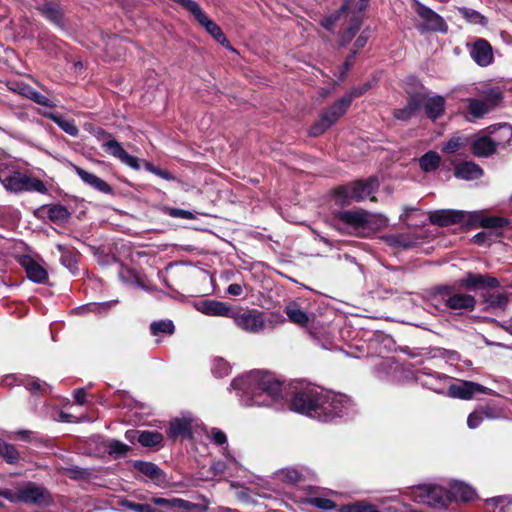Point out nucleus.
Listing matches in <instances>:
<instances>
[{
	"label": "nucleus",
	"mask_w": 512,
	"mask_h": 512,
	"mask_svg": "<svg viewBox=\"0 0 512 512\" xmlns=\"http://www.w3.org/2000/svg\"><path fill=\"white\" fill-rule=\"evenodd\" d=\"M466 213L462 210L438 209L429 212V221L438 226L462 223Z\"/></svg>",
	"instance_id": "obj_20"
},
{
	"label": "nucleus",
	"mask_w": 512,
	"mask_h": 512,
	"mask_svg": "<svg viewBox=\"0 0 512 512\" xmlns=\"http://www.w3.org/2000/svg\"><path fill=\"white\" fill-rule=\"evenodd\" d=\"M467 47L470 57L478 66L487 67L493 63V49L487 40L477 38L471 45L467 44Z\"/></svg>",
	"instance_id": "obj_17"
},
{
	"label": "nucleus",
	"mask_w": 512,
	"mask_h": 512,
	"mask_svg": "<svg viewBox=\"0 0 512 512\" xmlns=\"http://www.w3.org/2000/svg\"><path fill=\"white\" fill-rule=\"evenodd\" d=\"M413 9L421 20L420 23L416 24V29L421 34L428 32H438L445 34L448 32V25L444 18L428 6L424 5L418 0H415Z\"/></svg>",
	"instance_id": "obj_9"
},
{
	"label": "nucleus",
	"mask_w": 512,
	"mask_h": 512,
	"mask_svg": "<svg viewBox=\"0 0 512 512\" xmlns=\"http://www.w3.org/2000/svg\"><path fill=\"white\" fill-rule=\"evenodd\" d=\"M309 503L321 510H332L336 507L334 501L324 497H312L309 499Z\"/></svg>",
	"instance_id": "obj_59"
},
{
	"label": "nucleus",
	"mask_w": 512,
	"mask_h": 512,
	"mask_svg": "<svg viewBox=\"0 0 512 512\" xmlns=\"http://www.w3.org/2000/svg\"><path fill=\"white\" fill-rule=\"evenodd\" d=\"M414 379L422 387L442 395H448L449 386L452 381V377L427 367L416 370Z\"/></svg>",
	"instance_id": "obj_12"
},
{
	"label": "nucleus",
	"mask_w": 512,
	"mask_h": 512,
	"mask_svg": "<svg viewBox=\"0 0 512 512\" xmlns=\"http://www.w3.org/2000/svg\"><path fill=\"white\" fill-rule=\"evenodd\" d=\"M485 302L493 308H504L507 304V298L499 292L489 293L485 298Z\"/></svg>",
	"instance_id": "obj_58"
},
{
	"label": "nucleus",
	"mask_w": 512,
	"mask_h": 512,
	"mask_svg": "<svg viewBox=\"0 0 512 512\" xmlns=\"http://www.w3.org/2000/svg\"><path fill=\"white\" fill-rule=\"evenodd\" d=\"M306 472L304 467H286L277 472V477L285 483L297 484L304 480Z\"/></svg>",
	"instance_id": "obj_34"
},
{
	"label": "nucleus",
	"mask_w": 512,
	"mask_h": 512,
	"mask_svg": "<svg viewBox=\"0 0 512 512\" xmlns=\"http://www.w3.org/2000/svg\"><path fill=\"white\" fill-rule=\"evenodd\" d=\"M208 437L213 444L223 447L222 454L228 459V461L235 462V458L231 455L228 449L227 436L221 429L216 427L211 428L208 433Z\"/></svg>",
	"instance_id": "obj_37"
},
{
	"label": "nucleus",
	"mask_w": 512,
	"mask_h": 512,
	"mask_svg": "<svg viewBox=\"0 0 512 512\" xmlns=\"http://www.w3.org/2000/svg\"><path fill=\"white\" fill-rule=\"evenodd\" d=\"M180 3L186 10L191 12V14L195 17V19L199 22L203 19L206 14L202 11L199 4L194 0H175Z\"/></svg>",
	"instance_id": "obj_54"
},
{
	"label": "nucleus",
	"mask_w": 512,
	"mask_h": 512,
	"mask_svg": "<svg viewBox=\"0 0 512 512\" xmlns=\"http://www.w3.org/2000/svg\"><path fill=\"white\" fill-rule=\"evenodd\" d=\"M382 238L387 245L404 250L410 249L415 245V242L404 234L385 235Z\"/></svg>",
	"instance_id": "obj_42"
},
{
	"label": "nucleus",
	"mask_w": 512,
	"mask_h": 512,
	"mask_svg": "<svg viewBox=\"0 0 512 512\" xmlns=\"http://www.w3.org/2000/svg\"><path fill=\"white\" fill-rule=\"evenodd\" d=\"M379 187L378 179L370 177L366 180H358L349 185L336 189L335 197L339 204H349L352 201H362L368 198Z\"/></svg>",
	"instance_id": "obj_5"
},
{
	"label": "nucleus",
	"mask_w": 512,
	"mask_h": 512,
	"mask_svg": "<svg viewBox=\"0 0 512 512\" xmlns=\"http://www.w3.org/2000/svg\"><path fill=\"white\" fill-rule=\"evenodd\" d=\"M422 106L425 108L426 115L431 120H436L442 116L445 111L446 101L443 96L435 95L426 97L423 94Z\"/></svg>",
	"instance_id": "obj_28"
},
{
	"label": "nucleus",
	"mask_w": 512,
	"mask_h": 512,
	"mask_svg": "<svg viewBox=\"0 0 512 512\" xmlns=\"http://www.w3.org/2000/svg\"><path fill=\"white\" fill-rule=\"evenodd\" d=\"M163 435L158 431H141L139 443L144 447H154L163 441Z\"/></svg>",
	"instance_id": "obj_48"
},
{
	"label": "nucleus",
	"mask_w": 512,
	"mask_h": 512,
	"mask_svg": "<svg viewBox=\"0 0 512 512\" xmlns=\"http://www.w3.org/2000/svg\"><path fill=\"white\" fill-rule=\"evenodd\" d=\"M171 509H176L181 512H206L208 506L193 503L182 498H171Z\"/></svg>",
	"instance_id": "obj_40"
},
{
	"label": "nucleus",
	"mask_w": 512,
	"mask_h": 512,
	"mask_svg": "<svg viewBox=\"0 0 512 512\" xmlns=\"http://www.w3.org/2000/svg\"><path fill=\"white\" fill-rule=\"evenodd\" d=\"M0 183L6 190L15 193L30 191L46 194L48 192L44 182L40 179L7 168L0 169Z\"/></svg>",
	"instance_id": "obj_4"
},
{
	"label": "nucleus",
	"mask_w": 512,
	"mask_h": 512,
	"mask_svg": "<svg viewBox=\"0 0 512 512\" xmlns=\"http://www.w3.org/2000/svg\"><path fill=\"white\" fill-rule=\"evenodd\" d=\"M454 175L467 181L476 180L483 175V169L472 161H464L455 166Z\"/></svg>",
	"instance_id": "obj_29"
},
{
	"label": "nucleus",
	"mask_w": 512,
	"mask_h": 512,
	"mask_svg": "<svg viewBox=\"0 0 512 512\" xmlns=\"http://www.w3.org/2000/svg\"><path fill=\"white\" fill-rule=\"evenodd\" d=\"M351 104V96H343L322 113L320 119L310 128L311 136H320L334 125L347 111Z\"/></svg>",
	"instance_id": "obj_10"
},
{
	"label": "nucleus",
	"mask_w": 512,
	"mask_h": 512,
	"mask_svg": "<svg viewBox=\"0 0 512 512\" xmlns=\"http://www.w3.org/2000/svg\"><path fill=\"white\" fill-rule=\"evenodd\" d=\"M94 135L98 140H102V148L107 154L118 159L122 164L133 170L138 171L141 169L140 159L128 154L122 144L106 130L97 128Z\"/></svg>",
	"instance_id": "obj_8"
},
{
	"label": "nucleus",
	"mask_w": 512,
	"mask_h": 512,
	"mask_svg": "<svg viewBox=\"0 0 512 512\" xmlns=\"http://www.w3.org/2000/svg\"><path fill=\"white\" fill-rule=\"evenodd\" d=\"M432 299L434 302H443L451 310L473 311L476 306L474 296L465 293H455L454 287L448 285L437 287Z\"/></svg>",
	"instance_id": "obj_7"
},
{
	"label": "nucleus",
	"mask_w": 512,
	"mask_h": 512,
	"mask_svg": "<svg viewBox=\"0 0 512 512\" xmlns=\"http://www.w3.org/2000/svg\"><path fill=\"white\" fill-rule=\"evenodd\" d=\"M42 115L53 121L62 131H64L69 136H78L79 129L76 126L74 120L66 119L62 115L53 112H44Z\"/></svg>",
	"instance_id": "obj_31"
},
{
	"label": "nucleus",
	"mask_w": 512,
	"mask_h": 512,
	"mask_svg": "<svg viewBox=\"0 0 512 512\" xmlns=\"http://www.w3.org/2000/svg\"><path fill=\"white\" fill-rule=\"evenodd\" d=\"M192 422L193 417L191 414H184L181 418H176L171 421L168 437L170 439H176L179 436L185 438H192Z\"/></svg>",
	"instance_id": "obj_24"
},
{
	"label": "nucleus",
	"mask_w": 512,
	"mask_h": 512,
	"mask_svg": "<svg viewBox=\"0 0 512 512\" xmlns=\"http://www.w3.org/2000/svg\"><path fill=\"white\" fill-rule=\"evenodd\" d=\"M467 140L460 136H453L447 143L444 144L442 150L445 153H455L460 148L464 147Z\"/></svg>",
	"instance_id": "obj_56"
},
{
	"label": "nucleus",
	"mask_w": 512,
	"mask_h": 512,
	"mask_svg": "<svg viewBox=\"0 0 512 512\" xmlns=\"http://www.w3.org/2000/svg\"><path fill=\"white\" fill-rule=\"evenodd\" d=\"M33 431L28 429H20L8 434V437L11 439H17L24 442H31L33 440Z\"/></svg>",
	"instance_id": "obj_64"
},
{
	"label": "nucleus",
	"mask_w": 512,
	"mask_h": 512,
	"mask_svg": "<svg viewBox=\"0 0 512 512\" xmlns=\"http://www.w3.org/2000/svg\"><path fill=\"white\" fill-rule=\"evenodd\" d=\"M449 494L451 495V502H470L476 498L475 489L462 481L452 482Z\"/></svg>",
	"instance_id": "obj_27"
},
{
	"label": "nucleus",
	"mask_w": 512,
	"mask_h": 512,
	"mask_svg": "<svg viewBox=\"0 0 512 512\" xmlns=\"http://www.w3.org/2000/svg\"><path fill=\"white\" fill-rule=\"evenodd\" d=\"M65 474L73 480H87L91 476V471L79 466L66 467Z\"/></svg>",
	"instance_id": "obj_53"
},
{
	"label": "nucleus",
	"mask_w": 512,
	"mask_h": 512,
	"mask_svg": "<svg viewBox=\"0 0 512 512\" xmlns=\"http://www.w3.org/2000/svg\"><path fill=\"white\" fill-rule=\"evenodd\" d=\"M230 386L247 407H270L283 399V383L267 371H250L233 379Z\"/></svg>",
	"instance_id": "obj_1"
},
{
	"label": "nucleus",
	"mask_w": 512,
	"mask_h": 512,
	"mask_svg": "<svg viewBox=\"0 0 512 512\" xmlns=\"http://www.w3.org/2000/svg\"><path fill=\"white\" fill-rule=\"evenodd\" d=\"M116 304H118V300H110L101 303H89L74 308L73 312L78 315H84L87 313L102 314L108 312V310Z\"/></svg>",
	"instance_id": "obj_35"
},
{
	"label": "nucleus",
	"mask_w": 512,
	"mask_h": 512,
	"mask_svg": "<svg viewBox=\"0 0 512 512\" xmlns=\"http://www.w3.org/2000/svg\"><path fill=\"white\" fill-rule=\"evenodd\" d=\"M350 9V0H344L342 6L340 9L335 13L332 14L322 20V26L327 29L331 30L333 25L338 21L341 14H346L348 10Z\"/></svg>",
	"instance_id": "obj_51"
},
{
	"label": "nucleus",
	"mask_w": 512,
	"mask_h": 512,
	"mask_svg": "<svg viewBox=\"0 0 512 512\" xmlns=\"http://www.w3.org/2000/svg\"><path fill=\"white\" fill-rule=\"evenodd\" d=\"M106 448L108 450L109 455L114 458H120L124 456L129 450L130 447L119 440H109Z\"/></svg>",
	"instance_id": "obj_50"
},
{
	"label": "nucleus",
	"mask_w": 512,
	"mask_h": 512,
	"mask_svg": "<svg viewBox=\"0 0 512 512\" xmlns=\"http://www.w3.org/2000/svg\"><path fill=\"white\" fill-rule=\"evenodd\" d=\"M361 26V20L358 17H354L349 28L343 33L342 40L350 41L356 33L359 31Z\"/></svg>",
	"instance_id": "obj_62"
},
{
	"label": "nucleus",
	"mask_w": 512,
	"mask_h": 512,
	"mask_svg": "<svg viewBox=\"0 0 512 512\" xmlns=\"http://www.w3.org/2000/svg\"><path fill=\"white\" fill-rule=\"evenodd\" d=\"M230 318L239 329L249 334H260L266 329L263 313L258 310L233 311Z\"/></svg>",
	"instance_id": "obj_13"
},
{
	"label": "nucleus",
	"mask_w": 512,
	"mask_h": 512,
	"mask_svg": "<svg viewBox=\"0 0 512 512\" xmlns=\"http://www.w3.org/2000/svg\"><path fill=\"white\" fill-rule=\"evenodd\" d=\"M496 150L495 143L489 133L475 136L471 143V152L476 157L487 158L493 155Z\"/></svg>",
	"instance_id": "obj_23"
},
{
	"label": "nucleus",
	"mask_w": 512,
	"mask_h": 512,
	"mask_svg": "<svg viewBox=\"0 0 512 512\" xmlns=\"http://www.w3.org/2000/svg\"><path fill=\"white\" fill-rule=\"evenodd\" d=\"M460 285L468 290H477L483 288H497L500 283L497 278L487 274H475L468 272L460 280Z\"/></svg>",
	"instance_id": "obj_21"
},
{
	"label": "nucleus",
	"mask_w": 512,
	"mask_h": 512,
	"mask_svg": "<svg viewBox=\"0 0 512 512\" xmlns=\"http://www.w3.org/2000/svg\"><path fill=\"white\" fill-rule=\"evenodd\" d=\"M402 368L394 361L393 358L382 359L377 364V371L380 377H393L396 373L400 372Z\"/></svg>",
	"instance_id": "obj_43"
},
{
	"label": "nucleus",
	"mask_w": 512,
	"mask_h": 512,
	"mask_svg": "<svg viewBox=\"0 0 512 512\" xmlns=\"http://www.w3.org/2000/svg\"><path fill=\"white\" fill-rule=\"evenodd\" d=\"M423 103V94L411 95L403 108L395 109L393 116L400 121H408L414 117Z\"/></svg>",
	"instance_id": "obj_25"
},
{
	"label": "nucleus",
	"mask_w": 512,
	"mask_h": 512,
	"mask_svg": "<svg viewBox=\"0 0 512 512\" xmlns=\"http://www.w3.org/2000/svg\"><path fill=\"white\" fill-rule=\"evenodd\" d=\"M22 385L31 393L32 399L31 403L35 412L42 418H50L52 415L50 414L48 405L43 402L41 405L36 403V397L38 395L44 396L51 392V387L44 381L34 378V377H26L22 381Z\"/></svg>",
	"instance_id": "obj_14"
},
{
	"label": "nucleus",
	"mask_w": 512,
	"mask_h": 512,
	"mask_svg": "<svg viewBox=\"0 0 512 512\" xmlns=\"http://www.w3.org/2000/svg\"><path fill=\"white\" fill-rule=\"evenodd\" d=\"M69 215L67 208L62 205H54L48 210V216L53 221L67 220Z\"/></svg>",
	"instance_id": "obj_57"
},
{
	"label": "nucleus",
	"mask_w": 512,
	"mask_h": 512,
	"mask_svg": "<svg viewBox=\"0 0 512 512\" xmlns=\"http://www.w3.org/2000/svg\"><path fill=\"white\" fill-rule=\"evenodd\" d=\"M121 505L133 512H161L150 504L135 503L129 500L122 501Z\"/></svg>",
	"instance_id": "obj_55"
},
{
	"label": "nucleus",
	"mask_w": 512,
	"mask_h": 512,
	"mask_svg": "<svg viewBox=\"0 0 512 512\" xmlns=\"http://www.w3.org/2000/svg\"><path fill=\"white\" fill-rule=\"evenodd\" d=\"M70 167L75 171V173L79 176V178L88 186L92 187L93 189L107 195L113 194L112 187L103 179L96 176L93 173H90L83 168L70 163Z\"/></svg>",
	"instance_id": "obj_22"
},
{
	"label": "nucleus",
	"mask_w": 512,
	"mask_h": 512,
	"mask_svg": "<svg viewBox=\"0 0 512 512\" xmlns=\"http://www.w3.org/2000/svg\"><path fill=\"white\" fill-rule=\"evenodd\" d=\"M40 13L56 26L63 28V13L60 6L53 2H45L39 7Z\"/></svg>",
	"instance_id": "obj_32"
},
{
	"label": "nucleus",
	"mask_w": 512,
	"mask_h": 512,
	"mask_svg": "<svg viewBox=\"0 0 512 512\" xmlns=\"http://www.w3.org/2000/svg\"><path fill=\"white\" fill-rule=\"evenodd\" d=\"M194 308L207 316L231 317L232 308L221 301L212 299H203L193 303Z\"/></svg>",
	"instance_id": "obj_19"
},
{
	"label": "nucleus",
	"mask_w": 512,
	"mask_h": 512,
	"mask_svg": "<svg viewBox=\"0 0 512 512\" xmlns=\"http://www.w3.org/2000/svg\"><path fill=\"white\" fill-rule=\"evenodd\" d=\"M483 420L484 416L478 408L468 415L467 426L470 429H476L481 425Z\"/></svg>",
	"instance_id": "obj_63"
},
{
	"label": "nucleus",
	"mask_w": 512,
	"mask_h": 512,
	"mask_svg": "<svg viewBox=\"0 0 512 512\" xmlns=\"http://www.w3.org/2000/svg\"><path fill=\"white\" fill-rule=\"evenodd\" d=\"M150 330L154 336L159 334L171 335L174 333L175 326L171 320H160L152 322L150 325Z\"/></svg>",
	"instance_id": "obj_49"
},
{
	"label": "nucleus",
	"mask_w": 512,
	"mask_h": 512,
	"mask_svg": "<svg viewBox=\"0 0 512 512\" xmlns=\"http://www.w3.org/2000/svg\"><path fill=\"white\" fill-rule=\"evenodd\" d=\"M413 498L417 503L425 504L434 509H446L451 503L449 490L437 484L417 486L413 490Z\"/></svg>",
	"instance_id": "obj_6"
},
{
	"label": "nucleus",
	"mask_w": 512,
	"mask_h": 512,
	"mask_svg": "<svg viewBox=\"0 0 512 512\" xmlns=\"http://www.w3.org/2000/svg\"><path fill=\"white\" fill-rule=\"evenodd\" d=\"M492 108L488 100L470 99L468 103L469 113L475 118H481Z\"/></svg>",
	"instance_id": "obj_44"
},
{
	"label": "nucleus",
	"mask_w": 512,
	"mask_h": 512,
	"mask_svg": "<svg viewBox=\"0 0 512 512\" xmlns=\"http://www.w3.org/2000/svg\"><path fill=\"white\" fill-rule=\"evenodd\" d=\"M319 412V422L330 423L338 419L351 417L355 405L350 397L331 390H323Z\"/></svg>",
	"instance_id": "obj_2"
},
{
	"label": "nucleus",
	"mask_w": 512,
	"mask_h": 512,
	"mask_svg": "<svg viewBox=\"0 0 512 512\" xmlns=\"http://www.w3.org/2000/svg\"><path fill=\"white\" fill-rule=\"evenodd\" d=\"M488 133L496 148H505L512 144V125L508 123L499 124L497 127H489Z\"/></svg>",
	"instance_id": "obj_26"
},
{
	"label": "nucleus",
	"mask_w": 512,
	"mask_h": 512,
	"mask_svg": "<svg viewBox=\"0 0 512 512\" xmlns=\"http://www.w3.org/2000/svg\"><path fill=\"white\" fill-rule=\"evenodd\" d=\"M506 220L501 217H483L480 220V225L484 228H502Z\"/></svg>",
	"instance_id": "obj_61"
},
{
	"label": "nucleus",
	"mask_w": 512,
	"mask_h": 512,
	"mask_svg": "<svg viewBox=\"0 0 512 512\" xmlns=\"http://www.w3.org/2000/svg\"><path fill=\"white\" fill-rule=\"evenodd\" d=\"M490 389L471 381H451L448 395L451 398L469 400L476 393H490Z\"/></svg>",
	"instance_id": "obj_18"
},
{
	"label": "nucleus",
	"mask_w": 512,
	"mask_h": 512,
	"mask_svg": "<svg viewBox=\"0 0 512 512\" xmlns=\"http://www.w3.org/2000/svg\"><path fill=\"white\" fill-rule=\"evenodd\" d=\"M365 210L352 209L337 212L332 218V226L340 233L362 237Z\"/></svg>",
	"instance_id": "obj_11"
},
{
	"label": "nucleus",
	"mask_w": 512,
	"mask_h": 512,
	"mask_svg": "<svg viewBox=\"0 0 512 512\" xmlns=\"http://www.w3.org/2000/svg\"><path fill=\"white\" fill-rule=\"evenodd\" d=\"M0 458H2L7 464H17L21 459V454L15 447L0 438Z\"/></svg>",
	"instance_id": "obj_39"
},
{
	"label": "nucleus",
	"mask_w": 512,
	"mask_h": 512,
	"mask_svg": "<svg viewBox=\"0 0 512 512\" xmlns=\"http://www.w3.org/2000/svg\"><path fill=\"white\" fill-rule=\"evenodd\" d=\"M486 512H512V497L497 496L485 500Z\"/></svg>",
	"instance_id": "obj_33"
},
{
	"label": "nucleus",
	"mask_w": 512,
	"mask_h": 512,
	"mask_svg": "<svg viewBox=\"0 0 512 512\" xmlns=\"http://www.w3.org/2000/svg\"><path fill=\"white\" fill-rule=\"evenodd\" d=\"M440 162V155L432 150L428 151L419 158L420 168L426 173L435 171L439 167Z\"/></svg>",
	"instance_id": "obj_41"
},
{
	"label": "nucleus",
	"mask_w": 512,
	"mask_h": 512,
	"mask_svg": "<svg viewBox=\"0 0 512 512\" xmlns=\"http://www.w3.org/2000/svg\"><path fill=\"white\" fill-rule=\"evenodd\" d=\"M57 250L60 252V262L63 266H65L70 271H74L77 268V257L74 252L68 250L63 245L58 244L56 246Z\"/></svg>",
	"instance_id": "obj_47"
},
{
	"label": "nucleus",
	"mask_w": 512,
	"mask_h": 512,
	"mask_svg": "<svg viewBox=\"0 0 512 512\" xmlns=\"http://www.w3.org/2000/svg\"><path fill=\"white\" fill-rule=\"evenodd\" d=\"M211 371L215 377L223 378L230 373L231 367L223 358H215L212 363Z\"/></svg>",
	"instance_id": "obj_52"
},
{
	"label": "nucleus",
	"mask_w": 512,
	"mask_h": 512,
	"mask_svg": "<svg viewBox=\"0 0 512 512\" xmlns=\"http://www.w3.org/2000/svg\"><path fill=\"white\" fill-rule=\"evenodd\" d=\"M134 467L150 479H159L162 474L160 468L152 462L137 460L134 462Z\"/></svg>",
	"instance_id": "obj_46"
},
{
	"label": "nucleus",
	"mask_w": 512,
	"mask_h": 512,
	"mask_svg": "<svg viewBox=\"0 0 512 512\" xmlns=\"http://www.w3.org/2000/svg\"><path fill=\"white\" fill-rule=\"evenodd\" d=\"M288 319L299 326H306L309 323L310 316L297 303H289L285 308Z\"/></svg>",
	"instance_id": "obj_36"
},
{
	"label": "nucleus",
	"mask_w": 512,
	"mask_h": 512,
	"mask_svg": "<svg viewBox=\"0 0 512 512\" xmlns=\"http://www.w3.org/2000/svg\"><path fill=\"white\" fill-rule=\"evenodd\" d=\"M484 419H498L502 416L503 411L495 405H486L479 408Z\"/></svg>",
	"instance_id": "obj_60"
},
{
	"label": "nucleus",
	"mask_w": 512,
	"mask_h": 512,
	"mask_svg": "<svg viewBox=\"0 0 512 512\" xmlns=\"http://www.w3.org/2000/svg\"><path fill=\"white\" fill-rule=\"evenodd\" d=\"M18 263L24 268L27 278L37 284H45L48 279V272L38 261L28 254L19 255Z\"/></svg>",
	"instance_id": "obj_16"
},
{
	"label": "nucleus",
	"mask_w": 512,
	"mask_h": 512,
	"mask_svg": "<svg viewBox=\"0 0 512 512\" xmlns=\"http://www.w3.org/2000/svg\"><path fill=\"white\" fill-rule=\"evenodd\" d=\"M387 225L388 218L386 216L365 211L362 237L370 236L374 232L386 227Z\"/></svg>",
	"instance_id": "obj_30"
},
{
	"label": "nucleus",
	"mask_w": 512,
	"mask_h": 512,
	"mask_svg": "<svg viewBox=\"0 0 512 512\" xmlns=\"http://www.w3.org/2000/svg\"><path fill=\"white\" fill-rule=\"evenodd\" d=\"M201 26L205 28V30L221 45L228 47L229 41L225 37L221 28L212 20H210L207 15L198 22Z\"/></svg>",
	"instance_id": "obj_38"
},
{
	"label": "nucleus",
	"mask_w": 512,
	"mask_h": 512,
	"mask_svg": "<svg viewBox=\"0 0 512 512\" xmlns=\"http://www.w3.org/2000/svg\"><path fill=\"white\" fill-rule=\"evenodd\" d=\"M460 15L470 24L472 25H480L482 27L486 26L488 23L487 18L482 15L480 12L470 9L467 7H460L458 9Z\"/></svg>",
	"instance_id": "obj_45"
},
{
	"label": "nucleus",
	"mask_w": 512,
	"mask_h": 512,
	"mask_svg": "<svg viewBox=\"0 0 512 512\" xmlns=\"http://www.w3.org/2000/svg\"><path fill=\"white\" fill-rule=\"evenodd\" d=\"M20 498L21 503L39 507H48L53 504V497L49 490L33 482L20 487Z\"/></svg>",
	"instance_id": "obj_15"
},
{
	"label": "nucleus",
	"mask_w": 512,
	"mask_h": 512,
	"mask_svg": "<svg viewBox=\"0 0 512 512\" xmlns=\"http://www.w3.org/2000/svg\"><path fill=\"white\" fill-rule=\"evenodd\" d=\"M323 390L315 385L302 387L291 399V410L318 421Z\"/></svg>",
	"instance_id": "obj_3"
}]
</instances>
